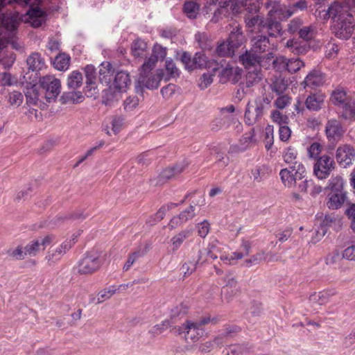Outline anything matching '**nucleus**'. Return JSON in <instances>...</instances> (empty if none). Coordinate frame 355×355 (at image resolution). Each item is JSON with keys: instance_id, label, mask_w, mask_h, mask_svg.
I'll use <instances>...</instances> for the list:
<instances>
[{"instance_id": "23", "label": "nucleus", "mask_w": 355, "mask_h": 355, "mask_svg": "<svg viewBox=\"0 0 355 355\" xmlns=\"http://www.w3.org/2000/svg\"><path fill=\"white\" fill-rule=\"evenodd\" d=\"M185 164H178L163 170L158 176L159 182L164 183L165 181L175 178L180 174L186 168Z\"/></svg>"}, {"instance_id": "30", "label": "nucleus", "mask_w": 355, "mask_h": 355, "mask_svg": "<svg viewBox=\"0 0 355 355\" xmlns=\"http://www.w3.org/2000/svg\"><path fill=\"white\" fill-rule=\"evenodd\" d=\"M224 282L225 284L222 288V293L225 295V298L229 300L230 296L227 297L226 295L229 293L230 289L232 293H236L237 291V281L233 274L230 272L225 275Z\"/></svg>"}, {"instance_id": "19", "label": "nucleus", "mask_w": 355, "mask_h": 355, "mask_svg": "<svg viewBox=\"0 0 355 355\" xmlns=\"http://www.w3.org/2000/svg\"><path fill=\"white\" fill-rule=\"evenodd\" d=\"M239 61L246 69L259 65L261 62V57L258 55L257 53L250 51H246L239 56Z\"/></svg>"}, {"instance_id": "48", "label": "nucleus", "mask_w": 355, "mask_h": 355, "mask_svg": "<svg viewBox=\"0 0 355 355\" xmlns=\"http://www.w3.org/2000/svg\"><path fill=\"white\" fill-rule=\"evenodd\" d=\"M64 102H71L72 103H78L82 102L84 99L80 92H72L67 94H64L62 97Z\"/></svg>"}, {"instance_id": "5", "label": "nucleus", "mask_w": 355, "mask_h": 355, "mask_svg": "<svg viewBox=\"0 0 355 355\" xmlns=\"http://www.w3.org/2000/svg\"><path fill=\"white\" fill-rule=\"evenodd\" d=\"M306 171L303 164L290 166L289 168H283L279 175L283 184L289 188L296 184L297 180H301L306 177Z\"/></svg>"}, {"instance_id": "28", "label": "nucleus", "mask_w": 355, "mask_h": 355, "mask_svg": "<svg viewBox=\"0 0 355 355\" xmlns=\"http://www.w3.org/2000/svg\"><path fill=\"white\" fill-rule=\"evenodd\" d=\"M99 80L101 83H109L114 74V69L109 62H103L99 69Z\"/></svg>"}, {"instance_id": "13", "label": "nucleus", "mask_w": 355, "mask_h": 355, "mask_svg": "<svg viewBox=\"0 0 355 355\" xmlns=\"http://www.w3.org/2000/svg\"><path fill=\"white\" fill-rule=\"evenodd\" d=\"M211 3L218 4L219 8L214 11V16L211 19L216 23L219 21L222 16H227L229 14V8L233 12H237L236 10V0H211Z\"/></svg>"}, {"instance_id": "64", "label": "nucleus", "mask_w": 355, "mask_h": 355, "mask_svg": "<svg viewBox=\"0 0 355 355\" xmlns=\"http://www.w3.org/2000/svg\"><path fill=\"white\" fill-rule=\"evenodd\" d=\"M213 76L209 73H205L200 77L198 85L201 89H206L212 83Z\"/></svg>"}, {"instance_id": "20", "label": "nucleus", "mask_w": 355, "mask_h": 355, "mask_svg": "<svg viewBox=\"0 0 355 355\" xmlns=\"http://www.w3.org/2000/svg\"><path fill=\"white\" fill-rule=\"evenodd\" d=\"M130 84L131 80L128 73L121 71L116 74L113 86L119 93L125 92Z\"/></svg>"}, {"instance_id": "9", "label": "nucleus", "mask_w": 355, "mask_h": 355, "mask_svg": "<svg viewBox=\"0 0 355 355\" xmlns=\"http://www.w3.org/2000/svg\"><path fill=\"white\" fill-rule=\"evenodd\" d=\"M265 6L268 10V16L276 19H286L294 13L293 8H288L276 0H267Z\"/></svg>"}, {"instance_id": "51", "label": "nucleus", "mask_w": 355, "mask_h": 355, "mask_svg": "<svg viewBox=\"0 0 355 355\" xmlns=\"http://www.w3.org/2000/svg\"><path fill=\"white\" fill-rule=\"evenodd\" d=\"M13 2L24 6H34L40 4L42 2V0H0V3H1L0 6V11L6 4H10Z\"/></svg>"}, {"instance_id": "27", "label": "nucleus", "mask_w": 355, "mask_h": 355, "mask_svg": "<svg viewBox=\"0 0 355 355\" xmlns=\"http://www.w3.org/2000/svg\"><path fill=\"white\" fill-rule=\"evenodd\" d=\"M324 97L320 94L309 95L305 101L306 108L311 111H318L321 109L324 103Z\"/></svg>"}, {"instance_id": "35", "label": "nucleus", "mask_w": 355, "mask_h": 355, "mask_svg": "<svg viewBox=\"0 0 355 355\" xmlns=\"http://www.w3.org/2000/svg\"><path fill=\"white\" fill-rule=\"evenodd\" d=\"M199 6L193 1H185L183 6V12L189 19H196L198 15Z\"/></svg>"}, {"instance_id": "12", "label": "nucleus", "mask_w": 355, "mask_h": 355, "mask_svg": "<svg viewBox=\"0 0 355 355\" xmlns=\"http://www.w3.org/2000/svg\"><path fill=\"white\" fill-rule=\"evenodd\" d=\"M355 157V150L349 145L339 146L336 150V158L340 166L346 168L352 164Z\"/></svg>"}, {"instance_id": "63", "label": "nucleus", "mask_w": 355, "mask_h": 355, "mask_svg": "<svg viewBox=\"0 0 355 355\" xmlns=\"http://www.w3.org/2000/svg\"><path fill=\"white\" fill-rule=\"evenodd\" d=\"M288 60V59H287L286 57H284L283 55L277 56L273 60L274 67L277 70L280 71L286 70Z\"/></svg>"}, {"instance_id": "40", "label": "nucleus", "mask_w": 355, "mask_h": 355, "mask_svg": "<svg viewBox=\"0 0 355 355\" xmlns=\"http://www.w3.org/2000/svg\"><path fill=\"white\" fill-rule=\"evenodd\" d=\"M147 49V44L141 39L135 40L132 44L131 49L135 57H141L144 54Z\"/></svg>"}, {"instance_id": "11", "label": "nucleus", "mask_w": 355, "mask_h": 355, "mask_svg": "<svg viewBox=\"0 0 355 355\" xmlns=\"http://www.w3.org/2000/svg\"><path fill=\"white\" fill-rule=\"evenodd\" d=\"M32 7L33 6H30ZM47 19V14L38 7L31 8L29 10L21 17V20L29 23L33 28H39L45 24Z\"/></svg>"}, {"instance_id": "60", "label": "nucleus", "mask_w": 355, "mask_h": 355, "mask_svg": "<svg viewBox=\"0 0 355 355\" xmlns=\"http://www.w3.org/2000/svg\"><path fill=\"white\" fill-rule=\"evenodd\" d=\"M322 146L318 142H313L309 148H308V154L309 157L315 159V160L319 157V155L322 151Z\"/></svg>"}, {"instance_id": "58", "label": "nucleus", "mask_w": 355, "mask_h": 355, "mask_svg": "<svg viewBox=\"0 0 355 355\" xmlns=\"http://www.w3.org/2000/svg\"><path fill=\"white\" fill-rule=\"evenodd\" d=\"M271 119L273 122L279 124V126L286 124L288 120V116L282 114L279 110L272 112Z\"/></svg>"}, {"instance_id": "2", "label": "nucleus", "mask_w": 355, "mask_h": 355, "mask_svg": "<svg viewBox=\"0 0 355 355\" xmlns=\"http://www.w3.org/2000/svg\"><path fill=\"white\" fill-rule=\"evenodd\" d=\"M218 317L207 315L200 318L196 321L187 320L178 329L179 334H184V338L187 343L198 342L205 333L204 327L209 324H216L218 322Z\"/></svg>"}, {"instance_id": "49", "label": "nucleus", "mask_w": 355, "mask_h": 355, "mask_svg": "<svg viewBox=\"0 0 355 355\" xmlns=\"http://www.w3.org/2000/svg\"><path fill=\"white\" fill-rule=\"evenodd\" d=\"M274 128L272 125H268L265 128V137H264V143L265 147L267 150L271 148L274 142Z\"/></svg>"}, {"instance_id": "47", "label": "nucleus", "mask_w": 355, "mask_h": 355, "mask_svg": "<svg viewBox=\"0 0 355 355\" xmlns=\"http://www.w3.org/2000/svg\"><path fill=\"white\" fill-rule=\"evenodd\" d=\"M8 254L15 260H24L27 256L24 247L21 245H17L15 249L8 250Z\"/></svg>"}, {"instance_id": "4", "label": "nucleus", "mask_w": 355, "mask_h": 355, "mask_svg": "<svg viewBox=\"0 0 355 355\" xmlns=\"http://www.w3.org/2000/svg\"><path fill=\"white\" fill-rule=\"evenodd\" d=\"M331 101L334 105L343 109L342 116L345 119H352L355 116V99L347 96L343 88L338 87L334 90Z\"/></svg>"}, {"instance_id": "3", "label": "nucleus", "mask_w": 355, "mask_h": 355, "mask_svg": "<svg viewBox=\"0 0 355 355\" xmlns=\"http://www.w3.org/2000/svg\"><path fill=\"white\" fill-rule=\"evenodd\" d=\"M270 102L268 96H261L257 97L253 103H248L244 115L245 122L252 125L259 121L270 108Z\"/></svg>"}, {"instance_id": "6", "label": "nucleus", "mask_w": 355, "mask_h": 355, "mask_svg": "<svg viewBox=\"0 0 355 355\" xmlns=\"http://www.w3.org/2000/svg\"><path fill=\"white\" fill-rule=\"evenodd\" d=\"M103 262L98 252L87 253L78 262V272L81 275L92 274L100 269Z\"/></svg>"}, {"instance_id": "18", "label": "nucleus", "mask_w": 355, "mask_h": 355, "mask_svg": "<svg viewBox=\"0 0 355 355\" xmlns=\"http://www.w3.org/2000/svg\"><path fill=\"white\" fill-rule=\"evenodd\" d=\"M252 51L262 53L269 49L270 42L267 36L259 35L251 39Z\"/></svg>"}, {"instance_id": "57", "label": "nucleus", "mask_w": 355, "mask_h": 355, "mask_svg": "<svg viewBox=\"0 0 355 355\" xmlns=\"http://www.w3.org/2000/svg\"><path fill=\"white\" fill-rule=\"evenodd\" d=\"M158 60H156V58L153 57L152 55L148 58L144 63L142 64L140 69V73H150L152 70L155 66L156 62Z\"/></svg>"}, {"instance_id": "52", "label": "nucleus", "mask_w": 355, "mask_h": 355, "mask_svg": "<svg viewBox=\"0 0 355 355\" xmlns=\"http://www.w3.org/2000/svg\"><path fill=\"white\" fill-rule=\"evenodd\" d=\"M24 249L26 250V254L30 257H35L37 254V253L41 250L40 245L37 240H33L28 243L25 247Z\"/></svg>"}, {"instance_id": "56", "label": "nucleus", "mask_w": 355, "mask_h": 355, "mask_svg": "<svg viewBox=\"0 0 355 355\" xmlns=\"http://www.w3.org/2000/svg\"><path fill=\"white\" fill-rule=\"evenodd\" d=\"M23 98L21 93L17 91L10 92L8 96V101L13 106H19L23 102Z\"/></svg>"}, {"instance_id": "41", "label": "nucleus", "mask_w": 355, "mask_h": 355, "mask_svg": "<svg viewBox=\"0 0 355 355\" xmlns=\"http://www.w3.org/2000/svg\"><path fill=\"white\" fill-rule=\"evenodd\" d=\"M170 326L168 321H163L159 324H157L152 327L148 331V335L150 338H155L159 335L164 333Z\"/></svg>"}, {"instance_id": "22", "label": "nucleus", "mask_w": 355, "mask_h": 355, "mask_svg": "<svg viewBox=\"0 0 355 355\" xmlns=\"http://www.w3.org/2000/svg\"><path fill=\"white\" fill-rule=\"evenodd\" d=\"M286 46L295 55L306 54L310 49V46L306 42L294 39L288 40Z\"/></svg>"}, {"instance_id": "34", "label": "nucleus", "mask_w": 355, "mask_h": 355, "mask_svg": "<svg viewBox=\"0 0 355 355\" xmlns=\"http://www.w3.org/2000/svg\"><path fill=\"white\" fill-rule=\"evenodd\" d=\"M191 234V230H184L173 236L171 240L173 250L176 251Z\"/></svg>"}, {"instance_id": "50", "label": "nucleus", "mask_w": 355, "mask_h": 355, "mask_svg": "<svg viewBox=\"0 0 355 355\" xmlns=\"http://www.w3.org/2000/svg\"><path fill=\"white\" fill-rule=\"evenodd\" d=\"M116 292V289L114 286L100 291L97 295L96 303L101 304L105 300L110 299Z\"/></svg>"}, {"instance_id": "36", "label": "nucleus", "mask_w": 355, "mask_h": 355, "mask_svg": "<svg viewBox=\"0 0 355 355\" xmlns=\"http://www.w3.org/2000/svg\"><path fill=\"white\" fill-rule=\"evenodd\" d=\"M195 40L202 50H210L212 48V40L205 32H198L195 35Z\"/></svg>"}, {"instance_id": "43", "label": "nucleus", "mask_w": 355, "mask_h": 355, "mask_svg": "<svg viewBox=\"0 0 355 355\" xmlns=\"http://www.w3.org/2000/svg\"><path fill=\"white\" fill-rule=\"evenodd\" d=\"M263 0H243V6L245 10L250 14H254L259 12Z\"/></svg>"}, {"instance_id": "32", "label": "nucleus", "mask_w": 355, "mask_h": 355, "mask_svg": "<svg viewBox=\"0 0 355 355\" xmlns=\"http://www.w3.org/2000/svg\"><path fill=\"white\" fill-rule=\"evenodd\" d=\"M288 87L287 80L284 78L279 76H275L270 84V88L272 92L277 94H282L284 92Z\"/></svg>"}, {"instance_id": "8", "label": "nucleus", "mask_w": 355, "mask_h": 355, "mask_svg": "<svg viewBox=\"0 0 355 355\" xmlns=\"http://www.w3.org/2000/svg\"><path fill=\"white\" fill-rule=\"evenodd\" d=\"M162 78V70H157L155 73L153 72L145 73H140L135 85V90L137 93L142 92L144 87L149 89H157L159 87Z\"/></svg>"}, {"instance_id": "39", "label": "nucleus", "mask_w": 355, "mask_h": 355, "mask_svg": "<svg viewBox=\"0 0 355 355\" xmlns=\"http://www.w3.org/2000/svg\"><path fill=\"white\" fill-rule=\"evenodd\" d=\"M83 83V75L77 71H73L68 77L67 85L70 89H76L79 87Z\"/></svg>"}, {"instance_id": "10", "label": "nucleus", "mask_w": 355, "mask_h": 355, "mask_svg": "<svg viewBox=\"0 0 355 355\" xmlns=\"http://www.w3.org/2000/svg\"><path fill=\"white\" fill-rule=\"evenodd\" d=\"M40 83L46 90L45 97L48 102L54 101L60 93V81L53 76L47 75L40 78Z\"/></svg>"}, {"instance_id": "62", "label": "nucleus", "mask_w": 355, "mask_h": 355, "mask_svg": "<svg viewBox=\"0 0 355 355\" xmlns=\"http://www.w3.org/2000/svg\"><path fill=\"white\" fill-rule=\"evenodd\" d=\"M166 55V48L160 44H156L153 49L152 56L156 58V60H164Z\"/></svg>"}, {"instance_id": "55", "label": "nucleus", "mask_w": 355, "mask_h": 355, "mask_svg": "<svg viewBox=\"0 0 355 355\" xmlns=\"http://www.w3.org/2000/svg\"><path fill=\"white\" fill-rule=\"evenodd\" d=\"M304 65L302 60L298 58H291L288 59V63H287V69L286 71L288 72L293 73L297 72L298 70L300 69Z\"/></svg>"}, {"instance_id": "29", "label": "nucleus", "mask_w": 355, "mask_h": 355, "mask_svg": "<svg viewBox=\"0 0 355 355\" xmlns=\"http://www.w3.org/2000/svg\"><path fill=\"white\" fill-rule=\"evenodd\" d=\"M26 62L28 66V69L32 70L33 71L41 70L45 64L44 59L38 53H33L29 55L27 58Z\"/></svg>"}, {"instance_id": "38", "label": "nucleus", "mask_w": 355, "mask_h": 355, "mask_svg": "<svg viewBox=\"0 0 355 355\" xmlns=\"http://www.w3.org/2000/svg\"><path fill=\"white\" fill-rule=\"evenodd\" d=\"M343 179L339 176H332L329 180L327 189H330L331 192H343Z\"/></svg>"}, {"instance_id": "59", "label": "nucleus", "mask_w": 355, "mask_h": 355, "mask_svg": "<svg viewBox=\"0 0 355 355\" xmlns=\"http://www.w3.org/2000/svg\"><path fill=\"white\" fill-rule=\"evenodd\" d=\"M262 78V75L259 71H249L246 76V85L250 87L255 83H258Z\"/></svg>"}, {"instance_id": "33", "label": "nucleus", "mask_w": 355, "mask_h": 355, "mask_svg": "<svg viewBox=\"0 0 355 355\" xmlns=\"http://www.w3.org/2000/svg\"><path fill=\"white\" fill-rule=\"evenodd\" d=\"M235 51L227 40L219 43L216 49V53L220 57H232Z\"/></svg>"}, {"instance_id": "25", "label": "nucleus", "mask_w": 355, "mask_h": 355, "mask_svg": "<svg viewBox=\"0 0 355 355\" xmlns=\"http://www.w3.org/2000/svg\"><path fill=\"white\" fill-rule=\"evenodd\" d=\"M344 192H331L327 196V206L330 209H338L345 200Z\"/></svg>"}, {"instance_id": "16", "label": "nucleus", "mask_w": 355, "mask_h": 355, "mask_svg": "<svg viewBox=\"0 0 355 355\" xmlns=\"http://www.w3.org/2000/svg\"><path fill=\"white\" fill-rule=\"evenodd\" d=\"M216 250V247L213 243L209 244L207 248L200 250L196 257L197 263L202 266L205 263H209L210 259H217Z\"/></svg>"}, {"instance_id": "31", "label": "nucleus", "mask_w": 355, "mask_h": 355, "mask_svg": "<svg viewBox=\"0 0 355 355\" xmlns=\"http://www.w3.org/2000/svg\"><path fill=\"white\" fill-rule=\"evenodd\" d=\"M21 21H22L21 18L17 13L11 16L4 17L2 23L7 31L13 32L17 30Z\"/></svg>"}, {"instance_id": "17", "label": "nucleus", "mask_w": 355, "mask_h": 355, "mask_svg": "<svg viewBox=\"0 0 355 355\" xmlns=\"http://www.w3.org/2000/svg\"><path fill=\"white\" fill-rule=\"evenodd\" d=\"M324 83V78L320 71L313 70L305 78L302 83L304 87L315 88L322 86Z\"/></svg>"}, {"instance_id": "15", "label": "nucleus", "mask_w": 355, "mask_h": 355, "mask_svg": "<svg viewBox=\"0 0 355 355\" xmlns=\"http://www.w3.org/2000/svg\"><path fill=\"white\" fill-rule=\"evenodd\" d=\"M86 76L85 93L88 96H93L96 94V78L95 68L92 65H87L85 69Z\"/></svg>"}, {"instance_id": "1", "label": "nucleus", "mask_w": 355, "mask_h": 355, "mask_svg": "<svg viewBox=\"0 0 355 355\" xmlns=\"http://www.w3.org/2000/svg\"><path fill=\"white\" fill-rule=\"evenodd\" d=\"M354 12L340 1H334L328 8L326 15L333 20L331 31L337 38L347 40L352 37L355 28Z\"/></svg>"}, {"instance_id": "46", "label": "nucleus", "mask_w": 355, "mask_h": 355, "mask_svg": "<svg viewBox=\"0 0 355 355\" xmlns=\"http://www.w3.org/2000/svg\"><path fill=\"white\" fill-rule=\"evenodd\" d=\"M63 254H62V251H59L56 248L55 249L50 250L45 259L47 261L48 264L49 266H52L60 260Z\"/></svg>"}, {"instance_id": "24", "label": "nucleus", "mask_w": 355, "mask_h": 355, "mask_svg": "<svg viewBox=\"0 0 355 355\" xmlns=\"http://www.w3.org/2000/svg\"><path fill=\"white\" fill-rule=\"evenodd\" d=\"M336 295V292L333 290L323 291L318 293H314L309 297V301L312 304L319 305L326 304L329 302L331 297Z\"/></svg>"}, {"instance_id": "26", "label": "nucleus", "mask_w": 355, "mask_h": 355, "mask_svg": "<svg viewBox=\"0 0 355 355\" xmlns=\"http://www.w3.org/2000/svg\"><path fill=\"white\" fill-rule=\"evenodd\" d=\"M236 121L234 114H220L212 121V129L218 130L223 128H227Z\"/></svg>"}, {"instance_id": "45", "label": "nucleus", "mask_w": 355, "mask_h": 355, "mask_svg": "<svg viewBox=\"0 0 355 355\" xmlns=\"http://www.w3.org/2000/svg\"><path fill=\"white\" fill-rule=\"evenodd\" d=\"M193 69L196 68H209L210 63L207 57L202 53L198 52L193 58Z\"/></svg>"}, {"instance_id": "44", "label": "nucleus", "mask_w": 355, "mask_h": 355, "mask_svg": "<svg viewBox=\"0 0 355 355\" xmlns=\"http://www.w3.org/2000/svg\"><path fill=\"white\" fill-rule=\"evenodd\" d=\"M268 30L270 37H277L281 33L282 25L276 19L268 17Z\"/></svg>"}, {"instance_id": "7", "label": "nucleus", "mask_w": 355, "mask_h": 355, "mask_svg": "<svg viewBox=\"0 0 355 355\" xmlns=\"http://www.w3.org/2000/svg\"><path fill=\"white\" fill-rule=\"evenodd\" d=\"M336 163L334 159L328 155H323L319 157L313 164V174L319 180L327 179L335 169Z\"/></svg>"}, {"instance_id": "61", "label": "nucleus", "mask_w": 355, "mask_h": 355, "mask_svg": "<svg viewBox=\"0 0 355 355\" xmlns=\"http://www.w3.org/2000/svg\"><path fill=\"white\" fill-rule=\"evenodd\" d=\"M299 36L306 42L311 40L313 37V28L312 26H304L299 31Z\"/></svg>"}, {"instance_id": "53", "label": "nucleus", "mask_w": 355, "mask_h": 355, "mask_svg": "<svg viewBox=\"0 0 355 355\" xmlns=\"http://www.w3.org/2000/svg\"><path fill=\"white\" fill-rule=\"evenodd\" d=\"M339 223L340 220H338L336 217L330 215H326L324 218L322 220L320 226V230L322 232V234H325L327 227H332L334 225Z\"/></svg>"}, {"instance_id": "42", "label": "nucleus", "mask_w": 355, "mask_h": 355, "mask_svg": "<svg viewBox=\"0 0 355 355\" xmlns=\"http://www.w3.org/2000/svg\"><path fill=\"white\" fill-rule=\"evenodd\" d=\"M297 156V151L292 147H288L286 148L284 154H283V158L284 161L288 164L295 165V164H302L301 162H298L296 161Z\"/></svg>"}, {"instance_id": "14", "label": "nucleus", "mask_w": 355, "mask_h": 355, "mask_svg": "<svg viewBox=\"0 0 355 355\" xmlns=\"http://www.w3.org/2000/svg\"><path fill=\"white\" fill-rule=\"evenodd\" d=\"M326 135L331 142H338L345 132L340 123L336 119L329 120L325 127Z\"/></svg>"}, {"instance_id": "37", "label": "nucleus", "mask_w": 355, "mask_h": 355, "mask_svg": "<svg viewBox=\"0 0 355 355\" xmlns=\"http://www.w3.org/2000/svg\"><path fill=\"white\" fill-rule=\"evenodd\" d=\"M70 57L66 53L58 55L53 62L54 67L59 71H65L69 68Z\"/></svg>"}, {"instance_id": "21", "label": "nucleus", "mask_w": 355, "mask_h": 355, "mask_svg": "<svg viewBox=\"0 0 355 355\" xmlns=\"http://www.w3.org/2000/svg\"><path fill=\"white\" fill-rule=\"evenodd\" d=\"M227 40L235 51L245 42V37L240 26L238 25L233 28Z\"/></svg>"}, {"instance_id": "54", "label": "nucleus", "mask_w": 355, "mask_h": 355, "mask_svg": "<svg viewBox=\"0 0 355 355\" xmlns=\"http://www.w3.org/2000/svg\"><path fill=\"white\" fill-rule=\"evenodd\" d=\"M250 347L247 344L233 345L229 347L227 355H241L250 350Z\"/></svg>"}]
</instances>
